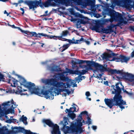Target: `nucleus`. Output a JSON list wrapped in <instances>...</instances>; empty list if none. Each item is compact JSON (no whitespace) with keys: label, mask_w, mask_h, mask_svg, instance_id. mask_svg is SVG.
Here are the masks:
<instances>
[{"label":"nucleus","mask_w":134,"mask_h":134,"mask_svg":"<svg viewBox=\"0 0 134 134\" xmlns=\"http://www.w3.org/2000/svg\"><path fill=\"white\" fill-rule=\"evenodd\" d=\"M109 14L111 18L106 19V22H110L112 23L114 21H118L117 26L122 25L123 24H126V21L125 20L122 18V15L121 14L113 10H110L109 11Z\"/></svg>","instance_id":"obj_5"},{"label":"nucleus","mask_w":134,"mask_h":134,"mask_svg":"<svg viewBox=\"0 0 134 134\" xmlns=\"http://www.w3.org/2000/svg\"><path fill=\"white\" fill-rule=\"evenodd\" d=\"M85 77L84 76H82V77H78V79L79 80V81H80V80H82V78H83V79L85 78Z\"/></svg>","instance_id":"obj_37"},{"label":"nucleus","mask_w":134,"mask_h":134,"mask_svg":"<svg viewBox=\"0 0 134 134\" xmlns=\"http://www.w3.org/2000/svg\"><path fill=\"white\" fill-rule=\"evenodd\" d=\"M92 128L94 130H96L97 129V126H92Z\"/></svg>","instance_id":"obj_41"},{"label":"nucleus","mask_w":134,"mask_h":134,"mask_svg":"<svg viewBox=\"0 0 134 134\" xmlns=\"http://www.w3.org/2000/svg\"><path fill=\"white\" fill-rule=\"evenodd\" d=\"M102 74H103L102 73V74H99L98 75H97L96 77H97L98 79L100 80L101 79V76H102Z\"/></svg>","instance_id":"obj_34"},{"label":"nucleus","mask_w":134,"mask_h":134,"mask_svg":"<svg viewBox=\"0 0 134 134\" xmlns=\"http://www.w3.org/2000/svg\"><path fill=\"white\" fill-rule=\"evenodd\" d=\"M62 9L63 10H64L65 9V7L62 6V7H60L59 8V9Z\"/></svg>","instance_id":"obj_48"},{"label":"nucleus","mask_w":134,"mask_h":134,"mask_svg":"<svg viewBox=\"0 0 134 134\" xmlns=\"http://www.w3.org/2000/svg\"><path fill=\"white\" fill-rule=\"evenodd\" d=\"M12 26L13 28H16V27H15L14 25H12Z\"/></svg>","instance_id":"obj_55"},{"label":"nucleus","mask_w":134,"mask_h":134,"mask_svg":"<svg viewBox=\"0 0 134 134\" xmlns=\"http://www.w3.org/2000/svg\"><path fill=\"white\" fill-rule=\"evenodd\" d=\"M1 106L0 105V113H1V112L2 111L1 109Z\"/></svg>","instance_id":"obj_57"},{"label":"nucleus","mask_w":134,"mask_h":134,"mask_svg":"<svg viewBox=\"0 0 134 134\" xmlns=\"http://www.w3.org/2000/svg\"><path fill=\"white\" fill-rule=\"evenodd\" d=\"M38 34H39L40 35H41L42 36H44L45 37H47L48 38H49L50 39H52L53 38V36L51 35L49 36L47 35L46 34H43V33H38Z\"/></svg>","instance_id":"obj_29"},{"label":"nucleus","mask_w":134,"mask_h":134,"mask_svg":"<svg viewBox=\"0 0 134 134\" xmlns=\"http://www.w3.org/2000/svg\"><path fill=\"white\" fill-rule=\"evenodd\" d=\"M67 41H68L70 43H74L71 40L68 39Z\"/></svg>","instance_id":"obj_39"},{"label":"nucleus","mask_w":134,"mask_h":134,"mask_svg":"<svg viewBox=\"0 0 134 134\" xmlns=\"http://www.w3.org/2000/svg\"><path fill=\"white\" fill-rule=\"evenodd\" d=\"M123 90L124 92H125L127 94H129L128 92L127 91H126V90H125L124 89Z\"/></svg>","instance_id":"obj_51"},{"label":"nucleus","mask_w":134,"mask_h":134,"mask_svg":"<svg viewBox=\"0 0 134 134\" xmlns=\"http://www.w3.org/2000/svg\"><path fill=\"white\" fill-rule=\"evenodd\" d=\"M129 59V57L124 55H120L118 58L113 56L110 57L107 59V60L110 61H115L116 62H127Z\"/></svg>","instance_id":"obj_10"},{"label":"nucleus","mask_w":134,"mask_h":134,"mask_svg":"<svg viewBox=\"0 0 134 134\" xmlns=\"http://www.w3.org/2000/svg\"><path fill=\"white\" fill-rule=\"evenodd\" d=\"M23 32L26 34L28 35H30L31 36H35V37H37L38 36L37 35H39L38 34H37L36 32H30L28 31H24Z\"/></svg>","instance_id":"obj_24"},{"label":"nucleus","mask_w":134,"mask_h":134,"mask_svg":"<svg viewBox=\"0 0 134 134\" xmlns=\"http://www.w3.org/2000/svg\"><path fill=\"white\" fill-rule=\"evenodd\" d=\"M86 43L87 44H90V42L86 40L85 41Z\"/></svg>","instance_id":"obj_49"},{"label":"nucleus","mask_w":134,"mask_h":134,"mask_svg":"<svg viewBox=\"0 0 134 134\" xmlns=\"http://www.w3.org/2000/svg\"><path fill=\"white\" fill-rule=\"evenodd\" d=\"M69 31L68 30H65L63 31L60 34V37L62 39V41H66L67 39L63 38V37L67 36L69 34Z\"/></svg>","instance_id":"obj_19"},{"label":"nucleus","mask_w":134,"mask_h":134,"mask_svg":"<svg viewBox=\"0 0 134 134\" xmlns=\"http://www.w3.org/2000/svg\"><path fill=\"white\" fill-rule=\"evenodd\" d=\"M23 2V0H20L18 1V3H21Z\"/></svg>","instance_id":"obj_45"},{"label":"nucleus","mask_w":134,"mask_h":134,"mask_svg":"<svg viewBox=\"0 0 134 134\" xmlns=\"http://www.w3.org/2000/svg\"><path fill=\"white\" fill-rule=\"evenodd\" d=\"M132 29L134 31V27H132Z\"/></svg>","instance_id":"obj_63"},{"label":"nucleus","mask_w":134,"mask_h":134,"mask_svg":"<svg viewBox=\"0 0 134 134\" xmlns=\"http://www.w3.org/2000/svg\"><path fill=\"white\" fill-rule=\"evenodd\" d=\"M85 67L86 68L85 70H82L80 71H77V74L79 75H84L87 72L88 70L91 68V66L89 65H85Z\"/></svg>","instance_id":"obj_18"},{"label":"nucleus","mask_w":134,"mask_h":134,"mask_svg":"<svg viewBox=\"0 0 134 134\" xmlns=\"http://www.w3.org/2000/svg\"><path fill=\"white\" fill-rule=\"evenodd\" d=\"M10 13H7V16H8L9 15V14Z\"/></svg>","instance_id":"obj_62"},{"label":"nucleus","mask_w":134,"mask_h":134,"mask_svg":"<svg viewBox=\"0 0 134 134\" xmlns=\"http://www.w3.org/2000/svg\"><path fill=\"white\" fill-rule=\"evenodd\" d=\"M18 77L19 79V81L20 84L28 88L31 94L34 93L42 96V94L40 92L39 89L35 88L34 83L31 82H27L24 78L20 76H18Z\"/></svg>","instance_id":"obj_6"},{"label":"nucleus","mask_w":134,"mask_h":134,"mask_svg":"<svg viewBox=\"0 0 134 134\" xmlns=\"http://www.w3.org/2000/svg\"><path fill=\"white\" fill-rule=\"evenodd\" d=\"M117 78L119 80H120V79L121 78V77H118V76H117Z\"/></svg>","instance_id":"obj_60"},{"label":"nucleus","mask_w":134,"mask_h":134,"mask_svg":"<svg viewBox=\"0 0 134 134\" xmlns=\"http://www.w3.org/2000/svg\"><path fill=\"white\" fill-rule=\"evenodd\" d=\"M12 122H17V120L15 119H13L12 120Z\"/></svg>","instance_id":"obj_50"},{"label":"nucleus","mask_w":134,"mask_h":134,"mask_svg":"<svg viewBox=\"0 0 134 134\" xmlns=\"http://www.w3.org/2000/svg\"><path fill=\"white\" fill-rule=\"evenodd\" d=\"M26 91V90H22L21 87L18 86L17 90L15 92V93L16 94H20L21 95H26L27 94V93L25 92Z\"/></svg>","instance_id":"obj_16"},{"label":"nucleus","mask_w":134,"mask_h":134,"mask_svg":"<svg viewBox=\"0 0 134 134\" xmlns=\"http://www.w3.org/2000/svg\"><path fill=\"white\" fill-rule=\"evenodd\" d=\"M61 37H60V36H53V39L55 40H57V39H58L59 40L62 41V39H61Z\"/></svg>","instance_id":"obj_32"},{"label":"nucleus","mask_w":134,"mask_h":134,"mask_svg":"<svg viewBox=\"0 0 134 134\" xmlns=\"http://www.w3.org/2000/svg\"><path fill=\"white\" fill-rule=\"evenodd\" d=\"M43 122L53 128V130L52 131V134H61L59 126L57 124H54L50 120L44 119Z\"/></svg>","instance_id":"obj_9"},{"label":"nucleus","mask_w":134,"mask_h":134,"mask_svg":"<svg viewBox=\"0 0 134 134\" xmlns=\"http://www.w3.org/2000/svg\"><path fill=\"white\" fill-rule=\"evenodd\" d=\"M104 84L105 85H108V82L107 81H106L104 83Z\"/></svg>","instance_id":"obj_54"},{"label":"nucleus","mask_w":134,"mask_h":134,"mask_svg":"<svg viewBox=\"0 0 134 134\" xmlns=\"http://www.w3.org/2000/svg\"><path fill=\"white\" fill-rule=\"evenodd\" d=\"M47 69L52 73L55 72H58L59 71H60V69L58 68L57 66H54L52 67H48Z\"/></svg>","instance_id":"obj_20"},{"label":"nucleus","mask_w":134,"mask_h":134,"mask_svg":"<svg viewBox=\"0 0 134 134\" xmlns=\"http://www.w3.org/2000/svg\"><path fill=\"white\" fill-rule=\"evenodd\" d=\"M12 120H11V119H9L8 120L7 122H8L9 123H10L12 122Z\"/></svg>","instance_id":"obj_42"},{"label":"nucleus","mask_w":134,"mask_h":134,"mask_svg":"<svg viewBox=\"0 0 134 134\" xmlns=\"http://www.w3.org/2000/svg\"><path fill=\"white\" fill-rule=\"evenodd\" d=\"M75 4L79 5H81L82 8H85L87 6L91 4V1L90 0H72Z\"/></svg>","instance_id":"obj_12"},{"label":"nucleus","mask_w":134,"mask_h":134,"mask_svg":"<svg viewBox=\"0 0 134 134\" xmlns=\"http://www.w3.org/2000/svg\"><path fill=\"white\" fill-rule=\"evenodd\" d=\"M102 31L103 33L106 34H110L113 32V31L112 30V28L110 27H109L108 29L103 28L102 29Z\"/></svg>","instance_id":"obj_22"},{"label":"nucleus","mask_w":134,"mask_h":134,"mask_svg":"<svg viewBox=\"0 0 134 134\" xmlns=\"http://www.w3.org/2000/svg\"><path fill=\"white\" fill-rule=\"evenodd\" d=\"M87 123L88 124V125L92 124L91 119L89 117H87Z\"/></svg>","instance_id":"obj_33"},{"label":"nucleus","mask_w":134,"mask_h":134,"mask_svg":"<svg viewBox=\"0 0 134 134\" xmlns=\"http://www.w3.org/2000/svg\"><path fill=\"white\" fill-rule=\"evenodd\" d=\"M7 12L6 10H5L4 11V14H7Z\"/></svg>","instance_id":"obj_59"},{"label":"nucleus","mask_w":134,"mask_h":134,"mask_svg":"<svg viewBox=\"0 0 134 134\" xmlns=\"http://www.w3.org/2000/svg\"><path fill=\"white\" fill-rule=\"evenodd\" d=\"M85 95L86 96V98L88 100L91 101V98H88V97L91 96V94L89 91L86 92L85 93Z\"/></svg>","instance_id":"obj_30"},{"label":"nucleus","mask_w":134,"mask_h":134,"mask_svg":"<svg viewBox=\"0 0 134 134\" xmlns=\"http://www.w3.org/2000/svg\"><path fill=\"white\" fill-rule=\"evenodd\" d=\"M43 94L44 97L47 99H53L54 95L52 94L53 92L48 91H46L43 92Z\"/></svg>","instance_id":"obj_15"},{"label":"nucleus","mask_w":134,"mask_h":134,"mask_svg":"<svg viewBox=\"0 0 134 134\" xmlns=\"http://www.w3.org/2000/svg\"><path fill=\"white\" fill-rule=\"evenodd\" d=\"M50 19H49V18H44L43 19V20H49Z\"/></svg>","instance_id":"obj_46"},{"label":"nucleus","mask_w":134,"mask_h":134,"mask_svg":"<svg viewBox=\"0 0 134 134\" xmlns=\"http://www.w3.org/2000/svg\"><path fill=\"white\" fill-rule=\"evenodd\" d=\"M73 108H71L69 109H66V110L69 112L68 115L73 120L76 117L75 114L73 112L74 111H72L71 109Z\"/></svg>","instance_id":"obj_21"},{"label":"nucleus","mask_w":134,"mask_h":134,"mask_svg":"<svg viewBox=\"0 0 134 134\" xmlns=\"http://www.w3.org/2000/svg\"><path fill=\"white\" fill-rule=\"evenodd\" d=\"M4 77V76L0 72V81Z\"/></svg>","instance_id":"obj_38"},{"label":"nucleus","mask_w":134,"mask_h":134,"mask_svg":"<svg viewBox=\"0 0 134 134\" xmlns=\"http://www.w3.org/2000/svg\"><path fill=\"white\" fill-rule=\"evenodd\" d=\"M27 119V118L26 117H24V116L23 115L20 118V120L22 121L26 125L27 124V122L26 121Z\"/></svg>","instance_id":"obj_28"},{"label":"nucleus","mask_w":134,"mask_h":134,"mask_svg":"<svg viewBox=\"0 0 134 134\" xmlns=\"http://www.w3.org/2000/svg\"><path fill=\"white\" fill-rule=\"evenodd\" d=\"M88 113L86 111L82 112L79 116L76 122L73 121L71 123L70 127L64 125L62 130L65 134L67 133H73L74 134H80L82 131L81 126L82 125L81 120L83 115L88 116Z\"/></svg>","instance_id":"obj_3"},{"label":"nucleus","mask_w":134,"mask_h":134,"mask_svg":"<svg viewBox=\"0 0 134 134\" xmlns=\"http://www.w3.org/2000/svg\"><path fill=\"white\" fill-rule=\"evenodd\" d=\"M131 20L134 22V18H131Z\"/></svg>","instance_id":"obj_58"},{"label":"nucleus","mask_w":134,"mask_h":134,"mask_svg":"<svg viewBox=\"0 0 134 134\" xmlns=\"http://www.w3.org/2000/svg\"><path fill=\"white\" fill-rule=\"evenodd\" d=\"M110 72L112 74H119L122 76V78L127 79L130 82L132 83L133 85L134 86V75L128 72H126L121 70L111 69Z\"/></svg>","instance_id":"obj_8"},{"label":"nucleus","mask_w":134,"mask_h":134,"mask_svg":"<svg viewBox=\"0 0 134 134\" xmlns=\"http://www.w3.org/2000/svg\"><path fill=\"white\" fill-rule=\"evenodd\" d=\"M91 29L93 30H94L97 32H100V27L97 25H96L92 27Z\"/></svg>","instance_id":"obj_27"},{"label":"nucleus","mask_w":134,"mask_h":134,"mask_svg":"<svg viewBox=\"0 0 134 134\" xmlns=\"http://www.w3.org/2000/svg\"><path fill=\"white\" fill-rule=\"evenodd\" d=\"M131 56L132 57H134V51L131 53Z\"/></svg>","instance_id":"obj_47"},{"label":"nucleus","mask_w":134,"mask_h":134,"mask_svg":"<svg viewBox=\"0 0 134 134\" xmlns=\"http://www.w3.org/2000/svg\"><path fill=\"white\" fill-rule=\"evenodd\" d=\"M75 32L76 33V34L77 35H79V33H77V31H75Z\"/></svg>","instance_id":"obj_56"},{"label":"nucleus","mask_w":134,"mask_h":134,"mask_svg":"<svg viewBox=\"0 0 134 134\" xmlns=\"http://www.w3.org/2000/svg\"><path fill=\"white\" fill-rule=\"evenodd\" d=\"M48 10H47V11H46L45 12V14H44L43 15H41V16H48L49 15L48 14Z\"/></svg>","instance_id":"obj_36"},{"label":"nucleus","mask_w":134,"mask_h":134,"mask_svg":"<svg viewBox=\"0 0 134 134\" xmlns=\"http://www.w3.org/2000/svg\"><path fill=\"white\" fill-rule=\"evenodd\" d=\"M84 40V38L81 37L80 40H74L73 43L74 44L80 43H81V41H83Z\"/></svg>","instance_id":"obj_31"},{"label":"nucleus","mask_w":134,"mask_h":134,"mask_svg":"<svg viewBox=\"0 0 134 134\" xmlns=\"http://www.w3.org/2000/svg\"><path fill=\"white\" fill-rule=\"evenodd\" d=\"M8 1V0H0V1H2L3 2H6Z\"/></svg>","instance_id":"obj_52"},{"label":"nucleus","mask_w":134,"mask_h":134,"mask_svg":"<svg viewBox=\"0 0 134 134\" xmlns=\"http://www.w3.org/2000/svg\"><path fill=\"white\" fill-rule=\"evenodd\" d=\"M64 120L65 121L64 122V124L65 125H66L68 124V122L67 121L68 118L67 117H65L63 118Z\"/></svg>","instance_id":"obj_35"},{"label":"nucleus","mask_w":134,"mask_h":134,"mask_svg":"<svg viewBox=\"0 0 134 134\" xmlns=\"http://www.w3.org/2000/svg\"><path fill=\"white\" fill-rule=\"evenodd\" d=\"M75 19L76 18L74 16H71L70 20L71 21L73 22V23H76V27L77 28H80L81 27L80 25V24H81V23H80V22H77L76 21V22H74V21H72L73 19V20H76Z\"/></svg>","instance_id":"obj_25"},{"label":"nucleus","mask_w":134,"mask_h":134,"mask_svg":"<svg viewBox=\"0 0 134 134\" xmlns=\"http://www.w3.org/2000/svg\"><path fill=\"white\" fill-rule=\"evenodd\" d=\"M75 8L76 9V10H77L80 11L81 12H82V10H81L80 9L78 8L77 7H75Z\"/></svg>","instance_id":"obj_40"},{"label":"nucleus","mask_w":134,"mask_h":134,"mask_svg":"<svg viewBox=\"0 0 134 134\" xmlns=\"http://www.w3.org/2000/svg\"><path fill=\"white\" fill-rule=\"evenodd\" d=\"M62 95L63 96L66 97V96L67 93H64L62 94Z\"/></svg>","instance_id":"obj_44"},{"label":"nucleus","mask_w":134,"mask_h":134,"mask_svg":"<svg viewBox=\"0 0 134 134\" xmlns=\"http://www.w3.org/2000/svg\"><path fill=\"white\" fill-rule=\"evenodd\" d=\"M13 116H11L10 117V119H11V120H12L13 119H12V118H13Z\"/></svg>","instance_id":"obj_61"},{"label":"nucleus","mask_w":134,"mask_h":134,"mask_svg":"<svg viewBox=\"0 0 134 134\" xmlns=\"http://www.w3.org/2000/svg\"><path fill=\"white\" fill-rule=\"evenodd\" d=\"M18 4H19L18 3H13V5H15L17 7L18 6Z\"/></svg>","instance_id":"obj_53"},{"label":"nucleus","mask_w":134,"mask_h":134,"mask_svg":"<svg viewBox=\"0 0 134 134\" xmlns=\"http://www.w3.org/2000/svg\"><path fill=\"white\" fill-rule=\"evenodd\" d=\"M120 84L122 85V84L118 83L115 85L116 87L115 88V86L112 85L111 87L113 88L112 91V93L115 94L113 99H105L104 101L105 104L110 108H112L113 106H119L121 109L122 110L125 108V107L123 105H126V103L125 101L122 99V97L120 93L121 92V88L119 87V85Z\"/></svg>","instance_id":"obj_2"},{"label":"nucleus","mask_w":134,"mask_h":134,"mask_svg":"<svg viewBox=\"0 0 134 134\" xmlns=\"http://www.w3.org/2000/svg\"><path fill=\"white\" fill-rule=\"evenodd\" d=\"M56 1L57 0H40L39 1H26L25 3L28 5L30 9H33L34 10L38 5L42 8L44 6L45 7H49L51 5V1Z\"/></svg>","instance_id":"obj_4"},{"label":"nucleus","mask_w":134,"mask_h":134,"mask_svg":"<svg viewBox=\"0 0 134 134\" xmlns=\"http://www.w3.org/2000/svg\"><path fill=\"white\" fill-rule=\"evenodd\" d=\"M77 71H75L71 69L66 68L65 72L55 74L52 77L54 78L50 79H42L41 80L42 82L46 85H48L51 86H53L58 88H55L52 87L51 89V91L54 90V92L59 95L60 93L64 91L67 93L68 95L71 93H72L74 90H70L66 89L68 88H70L71 86H73V87H76L77 84H74L72 82H70V84L69 85L68 83H64L62 82H59V80L64 81H69L70 79L67 76H65L64 74L69 73L71 74H74L76 73Z\"/></svg>","instance_id":"obj_1"},{"label":"nucleus","mask_w":134,"mask_h":134,"mask_svg":"<svg viewBox=\"0 0 134 134\" xmlns=\"http://www.w3.org/2000/svg\"><path fill=\"white\" fill-rule=\"evenodd\" d=\"M59 2L61 4L64 5L66 6H68L70 5L69 0H59Z\"/></svg>","instance_id":"obj_23"},{"label":"nucleus","mask_w":134,"mask_h":134,"mask_svg":"<svg viewBox=\"0 0 134 134\" xmlns=\"http://www.w3.org/2000/svg\"><path fill=\"white\" fill-rule=\"evenodd\" d=\"M93 65L97 71H100V73H102L106 70V69L104 66L98 63H94L93 64Z\"/></svg>","instance_id":"obj_14"},{"label":"nucleus","mask_w":134,"mask_h":134,"mask_svg":"<svg viewBox=\"0 0 134 134\" xmlns=\"http://www.w3.org/2000/svg\"><path fill=\"white\" fill-rule=\"evenodd\" d=\"M76 19V20H72L74 22H79L81 24H85L88 23V20L86 18H85L82 15L80 14H78L73 16Z\"/></svg>","instance_id":"obj_11"},{"label":"nucleus","mask_w":134,"mask_h":134,"mask_svg":"<svg viewBox=\"0 0 134 134\" xmlns=\"http://www.w3.org/2000/svg\"><path fill=\"white\" fill-rule=\"evenodd\" d=\"M20 9L22 11V14H23L24 13V9L23 8H21Z\"/></svg>","instance_id":"obj_43"},{"label":"nucleus","mask_w":134,"mask_h":134,"mask_svg":"<svg viewBox=\"0 0 134 134\" xmlns=\"http://www.w3.org/2000/svg\"><path fill=\"white\" fill-rule=\"evenodd\" d=\"M10 79L9 80L8 83H10L12 87H16L17 86V83L18 81L13 77L9 76Z\"/></svg>","instance_id":"obj_17"},{"label":"nucleus","mask_w":134,"mask_h":134,"mask_svg":"<svg viewBox=\"0 0 134 134\" xmlns=\"http://www.w3.org/2000/svg\"><path fill=\"white\" fill-rule=\"evenodd\" d=\"M134 3L133 0H122L121 1L116 0L112 3L110 7L114 8L117 5L130 9L132 7Z\"/></svg>","instance_id":"obj_7"},{"label":"nucleus","mask_w":134,"mask_h":134,"mask_svg":"<svg viewBox=\"0 0 134 134\" xmlns=\"http://www.w3.org/2000/svg\"><path fill=\"white\" fill-rule=\"evenodd\" d=\"M44 44H43V43H42V45H41V47H43V46Z\"/></svg>","instance_id":"obj_64"},{"label":"nucleus","mask_w":134,"mask_h":134,"mask_svg":"<svg viewBox=\"0 0 134 134\" xmlns=\"http://www.w3.org/2000/svg\"><path fill=\"white\" fill-rule=\"evenodd\" d=\"M70 46V44H64L63 46L60 48V50L61 52H63L67 49Z\"/></svg>","instance_id":"obj_26"},{"label":"nucleus","mask_w":134,"mask_h":134,"mask_svg":"<svg viewBox=\"0 0 134 134\" xmlns=\"http://www.w3.org/2000/svg\"><path fill=\"white\" fill-rule=\"evenodd\" d=\"M90 62L89 61L83 60L75 59L74 60L72 61V66L73 68L74 69L76 68L77 69L78 68V67L76 65V64H82L85 63L87 64H88L90 63Z\"/></svg>","instance_id":"obj_13"}]
</instances>
